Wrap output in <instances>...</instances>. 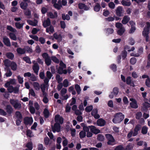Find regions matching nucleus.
<instances>
[{
  "label": "nucleus",
  "mask_w": 150,
  "mask_h": 150,
  "mask_svg": "<svg viewBox=\"0 0 150 150\" xmlns=\"http://www.w3.org/2000/svg\"><path fill=\"white\" fill-rule=\"evenodd\" d=\"M54 120L56 122L52 128V130L53 132H55L56 131L58 132L60 131L61 126L60 124H62L64 122V119L60 117L59 115H56L54 117Z\"/></svg>",
  "instance_id": "nucleus-1"
},
{
  "label": "nucleus",
  "mask_w": 150,
  "mask_h": 150,
  "mask_svg": "<svg viewBox=\"0 0 150 150\" xmlns=\"http://www.w3.org/2000/svg\"><path fill=\"white\" fill-rule=\"evenodd\" d=\"M4 64L7 68L11 67V69L13 71H16L17 68V65L14 62H11L8 59H6L4 61Z\"/></svg>",
  "instance_id": "nucleus-2"
},
{
  "label": "nucleus",
  "mask_w": 150,
  "mask_h": 150,
  "mask_svg": "<svg viewBox=\"0 0 150 150\" xmlns=\"http://www.w3.org/2000/svg\"><path fill=\"white\" fill-rule=\"evenodd\" d=\"M6 112L1 108H0V115L3 116H5L7 115V113L10 116L13 112V109L12 107L10 105H6Z\"/></svg>",
  "instance_id": "nucleus-3"
},
{
  "label": "nucleus",
  "mask_w": 150,
  "mask_h": 150,
  "mask_svg": "<svg viewBox=\"0 0 150 150\" xmlns=\"http://www.w3.org/2000/svg\"><path fill=\"white\" fill-rule=\"evenodd\" d=\"M112 121L114 123H120L124 118V115L121 112H118L115 114Z\"/></svg>",
  "instance_id": "nucleus-4"
},
{
  "label": "nucleus",
  "mask_w": 150,
  "mask_h": 150,
  "mask_svg": "<svg viewBox=\"0 0 150 150\" xmlns=\"http://www.w3.org/2000/svg\"><path fill=\"white\" fill-rule=\"evenodd\" d=\"M105 137L108 141V145L112 146L114 144V143L115 142V140L112 134H105Z\"/></svg>",
  "instance_id": "nucleus-5"
},
{
  "label": "nucleus",
  "mask_w": 150,
  "mask_h": 150,
  "mask_svg": "<svg viewBox=\"0 0 150 150\" xmlns=\"http://www.w3.org/2000/svg\"><path fill=\"white\" fill-rule=\"evenodd\" d=\"M10 102L11 105L16 109H20L21 107V105L18 100L11 99Z\"/></svg>",
  "instance_id": "nucleus-6"
},
{
  "label": "nucleus",
  "mask_w": 150,
  "mask_h": 150,
  "mask_svg": "<svg viewBox=\"0 0 150 150\" xmlns=\"http://www.w3.org/2000/svg\"><path fill=\"white\" fill-rule=\"evenodd\" d=\"M115 14L118 17H122L123 16V8L121 6H118L115 10Z\"/></svg>",
  "instance_id": "nucleus-7"
},
{
  "label": "nucleus",
  "mask_w": 150,
  "mask_h": 150,
  "mask_svg": "<svg viewBox=\"0 0 150 150\" xmlns=\"http://www.w3.org/2000/svg\"><path fill=\"white\" fill-rule=\"evenodd\" d=\"M33 120L32 117H26L24 119V123L25 125H31L33 122Z\"/></svg>",
  "instance_id": "nucleus-8"
},
{
  "label": "nucleus",
  "mask_w": 150,
  "mask_h": 150,
  "mask_svg": "<svg viewBox=\"0 0 150 150\" xmlns=\"http://www.w3.org/2000/svg\"><path fill=\"white\" fill-rule=\"evenodd\" d=\"M130 100L132 101L130 103V106L132 108L136 109L138 108L137 102L135 99L133 98H130Z\"/></svg>",
  "instance_id": "nucleus-9"
},
{
  "label": "nucleus",
  "mask_w": 150,
  "mask_h": 150,
  "mask_svg": "<svg viewBox=\"0 0 150 150\" xmlns=\"http://www.w3.org/2000/svg\"><path fill=\"white\" fill-rule=\"evenodd\" d=\"M78 6L79 8L80 9H83L84 10L87 11L89 9V7L87 5L82 3H79Z\"/></svg>",
  "instance_id": "nucleus-10"
},
{
  "label": "nucleus",
  "mask_w": 150,
  "mask_h": 150,
  "mask_svg": "<svg viewBox=\"0 0 150 150\" xmlns=\"http://www.w3.org/2000/svg\"><path fill=\"white\" fill-rule=\"evenodd\" d=\"M98 110L97 108L94 109L91 112V115L96 119H98L100 117V115L98 113Z\"/></svg>",
  "instance_id": "nucleus-11"
},
{
  "label": "nucleus",
  "mask_w": 150,
  "mask_h": 150,
  "mask_svg": "<svg viewBox=\"0 0 150 150\" xmlns=\"http://www.w3.org/2000/svg\"><path fill=\"white\" fill-rule=\"evenodd\" d=\"M91 127L90 131L92 133L95 134H97L100 132V130L96 128V127L94 126L91 125L90 126Z\"/></svg>",
  "instance_id": "nucleus-12"
},
{
  "label": "nucleus",
  "mask_w": 150,
  "mask_h": 150,
  "mask_svg": "<svg viewBox=\"0 0 150 150\" xmlns=\"http://www.w3.org/2000/svg\"><path fill=\"white\" fill-rule=\"evenodd\" d=\"M4 45L7 47H10L11 43L9 39L6 36L4 37L3 38V41Z\"/></svg>",
  "instance_id": "nucleus-13"
},
{
  "label": "nucleus",
  "mask_w": 150,
  "mask_h": 150,
  "mask_svg": "<svg viewBox=\"0 0 150 150\" xmlns=\"http://www.w3.org/2000/svg\"><path fill=\"white\" fill-rule=\"evenodd\" d=\"M132 79V77L130 76L127 77L126 80V83L128 85L134 87V84Z\"/></svg>",
  "instance_id": "nucleus-14"
},
{
  "label": "nucleus",
  "mask_w": 150,
  "mask_h": 150,
  "mask_svg": "<svg viewBox=\"0 0 150 150\" xmlns=\"http://www.w3.org/2000/svg\"><path fill=\"white\" fill-rule=\"evenodd\" d=\"M141 128V125L139 124H138L135 126L134 130V132L133 134V137L135 136L138 134V132Z\"/></svg>",
  "instance_id": "nucleus-15"
},
{
  "label": "nucleus",
  "mask_w": 150,
  "mask_h": 150,
  "mask_svg": "<svg viewBox=\"0 0 150 150\" xmlns=\"http://www.w3.org/2000/svg\"><path fill=\"white\" fill-rule=\"evenodd\" d=\"M33 69L34 72L37 74H38V73L40 69L38 63L36 62L34 64V65L33 66Z\"/></svg>",
  "instance_id": "nucleus-16"
},
{
  "label": "nucleus",
  "mask_w": 150,
  "mask_h": 150,
  "mask_svg": "<svg viewBox=\"0 0 150 150\" xmlns=\"http://www.w3.org/2000/svg\"><path fill=\"white\" fill-rule=\"evenodd\" d=\"M105 121L102 118L99 119L97 121V124L98 126L102 127L105 124Z\"/></svg>",
  "instance_id": "nucleus-17"
},
{
  "label": "nucleus",
  "mask_w": 150,
  "mask_h": 150,
  "mask_svg": "<svg viewBox=\"0 0 150 150\" xmlns=\"http://www.w3.org/2000/svg\"><path fill=\"white\" fill-rule=\"evenodd\" d=\"M50 24L51 21L49 18H47L46 20H45L42 22V25L45 28L50 26Z\"/></svg>",
  "instance_id": "nucleus-18"
},
{
  "label": "nucleus",
  "mask_w": 150,
  "mask_h": 150,
  "mask_svg": "<svg viewBox=\"0 0 150 150\" xmlns=\"http://www.w3.org/2000/svg\"><path fill=\"white\" fill-rule=\"evenodd\" d=\"M130 20V17L128 16L125 15L123 17V18L122 21V23L123 24L125 25L129 22Z\"/></svg>",
  "instance_id": "nucleus-19"
},
{
  "label": "nucleus",
  "mask_w": 150,
  "mask_h": 150,
  "mask_svg": "<svg viewBox=\"0 0 150 150\" xmlns=\"http://www.w3.org/2000/svg\"><path fill=\"white\" fill-rule=\"evenodd\" d=\"M27 22L30 25L34 26H36L38 23V21L36 19H34V21L32 20H28Z\"/></svg>",
  "instance_id": "nucleus-20"
},
{
  "label": "nucleus",
  "mask_w": 150,
  "mask_h": 150,
  "mask_svg": "<svg viewBox=\"0 0 150 150\" xmlns=\"http://www.w3.org/2000/svg\"><path fill=\"white\" fill-rule=\"evenodd\" d=\"M16 51L19 54H23L25 53V50L24 48H22L21 47H18L16 49Z\"/></svg>",
  "instance_id": "nucleus-21"
},
{
  "label": "nucleus",
  "mask_w": 150,
  "mask_h": 150,
  "mask_svg": "<svg viewBox=\"0 0 150 150\" xmlns=\"http://www.w3.org/2000/svg\"><path fill=\"white\" fill-rule=\"evenodd\" d=\"M20 6L22 9L26 10L28 7V4L26 2L22 1L20 4Z\"/></svg>",
  "instance_id": "nucleus-22"
},
{
  "label": "nucleus",
  "mask_w": 150,
  "mask_h": 150,
  "mask_svg": "<svg viewBox=\"0 0 150 150\" xmlns=\"http://www.w3.org/2000/svg\"><path fill=\"white\" fill-rule=\"evenodd\" d=\"M150 108V103L145 102L143 104V107L142 109L144 110H146L148 108Z\"/></svg>",
  "instance_id": "nucleus-23"
},
{
  "label": "nucleus",
  "mask_w": 150,
  "mask_h": 150,
  "mask_svg": "<svg viewBox=\"0 0 150 150\" xmlns=\"http://www.w3.org/2000/svg\"><path fill=\"white\" fill-rule=\"evenodd\" d=\"M33 85L35 90L38 91L40 89V86L38 83L37 82H34L33 83Z\"/></svg>",
  "instance_id": "nucleus-24"
},
{
  "label": "nucleus",
  "mask_w": 150,
  "mask_h": 150,
  "mask_svg": "<svg viewBox=\"0 0 150 150\" xmlns=\"http://www.w3.org/2000/svg\"><path fill=\"white\" fill-rule=\"evenodd\" d=\"M101 8V7L100 4L98 3H96V5L94 7V10L96 12H98Z\"/></svg>",
  "instance_id": "nucleus-25"
},
{
  "label": "nucleus",
  "mask_w": 150,
  "mask_h": 150,
  "mask_svg": "<svg viewBox=\"0 0 150 150\" xmlns=\"http://www.w3.org/2000/svg\"><path fill=\"white\" fill-rule=\"evenodd\" d=\"M15 115L17 119L22 120V114L20 111H16L15 113Z\"/></svg>",
  "instance_id": "nucleus-26"
},
{
  "label": "nucleus",
  "mask_w": 150,
  "mask_h": 150,
  "mask_svg": "<svg viewBox=\"0 0 150 150\" xmlns=\"http://www.w3.org/2000/svg\"><path fill=\"white\" fill-rule=\"evenodd\" d=\"M6 57L9 59L12 60L14 57V54L11 52H9L6 54Z\"/></svg>",
  "instance_id": "nucleus-27"
},
{
  "label": "nucleus",
  "mask_w": 150,
  "mask_h": 150,
  "mask_svg": "<svg viewBox=\"0 0 150 150\" xmlns=\"http://www.w3.org/2000/svg\"><path fill=\"white\" fill-rule=\"evenodd\" d=\"M54 31V27L52 25H50L49 27L47 28L46 30V31L47 33H49V31H50L51 33H52Z\"/></svg>",
  "instance_id": "nucleus-28"
},
{
  "label": "nucleus",
  "mask_w": 150,
  "mask_h": 150,
  "mask_svg": "<svg viewBox=\"0 0 150 150\" xmlns=\"http://www.w3.org/2000/svg\"><path fill=\"white\" fill-rule=\"evenodd\" d=\"M121 4L124 6H129L131 5L130 1H127L124 0H122L121 1Z\"/></svg>",
  "instance_id": "nucleus-29"
},
{
  "label": "nucleus",
  "mask_w": 150,
  "mask_h": 150,
  "mask_svg": "<svg viewBox=\"0 0 150 150\" xmlns=\"http://www.w3.org/2000/svg\"><path fill=\"white\" fill-rule=\"evenodd\" d=\"M5 69H6L7 72L5 74V75L7 77L11 76L12 75V72L10 70L9 68H5Z\"/></svg>",
  "instance_id": "nucleus-30"
},
{
  "label": "nucleus",
  "mask_w": 150,
  "mask_h": 150,
  "mask_svg": "<svg viewBox=\"0 0 150 150\" xmlns=\"http://www.w3.org/2000/svg\"><path fill=\"white\" fill-rule=\"evenodd\" d=\"M43 113L45 118H47L49 116L50 112L47 109L45 108L44 110Z\"/></svg>",
  "instance_id": "nucleus-31"
},
{
  "label": "nucleus",
  "mask_w": 150,
  "mask_h": 150,
  "mask_svg": "<svg viewBox=\"0 0 150 150\" xmlns=\"http://www.w3.org/2000/svg\"><path fill=\"white\" fill-rule=\"evenodd\" d=\"M62 19L64 20H66L68 21L70 19V17L68 14L66 15L64 13L62 14Z\"/></svg>",
  "instance_id": "nucleus-32"
},
{
  "label": "nucleus",
  "mask_w": 150,
  "mask_h": 150,
  "mask_svg": "<svg viewBox=\"0 0 150 150\" xmlns=\"http://www.w3.org/2000/svg\"><path fill=\"white\" fill-rule=\"evenodd\" d=\"M24 23H20L19 22H16L15 23V25L16 28L18 29H21L23 28Z\"/></svg>",
  "instance_id": "nucleus-33"
},
{
  "label": "nucleus",
  "mask_w": 150,
  "mask_h": 150,
  "mask_svg": "<svg viewBox=\"0 0 150 150\" xmlns=\"http://www.w3.org/2000/svg\"><path fill=\"white\" fill-rule=\"evenodd\" d=\"M86 133L85 131L83 130L81 131L79 133V137L82 139L84 138L86 136Z\"/></svg>",
  "instance_id": "nucleus-34"
},
{
  "label": "nucleus",
  "mask_w": 150,
  "mask_h": 150,
  "mask_svg": "<svg viewBox=\"0 0 150 150\" xmlns=\"http://www.w3.org/2000/svg\"><path fill=\"white\" fill-rule=\"evenodd\" d=\"M125 31V29L124 28H120L117 31V33L120 35H122Z\"/></svg>",
  "instance_id": "nucleus-35"
},
{
  "label": "nucleus",
  "mask_w": 150,
  "mask_h": 150,
  "mask_svg": "<svg viewBox=\"0 0 150 150\" xmlns=\"http://www.w3.org/2000/svg\"><path fill=\"white\" fill-rule=\"evenodd\" d=\"M110 68L114 72H116L117 71V66L114 64H111L110 66Z\"/></svg>",
  "instance_id": "nucleus-36"
},
{
  "label": "nucleus",
  "mask_w": 150,
  "mask_h": 150,
  "mask_svg": "<svg viewBox=\"0 0 150 150\" xmlns=\"http://www.w3.org/2000/svg\"><path fill=\"white\" fill-rule=\"evenodd\" d=\"M75 88L76 90L77 93L79 94L81 93V89L80 86L78 84L75 85Z\"/></svg>",
  "instance_id": "nucleus-37"
},
{
  "label": "nucleus",
  "mask_w": 150,
  "mask_h": 150,
  "mask_svg": "<svg viewBox=\"0 0 150 150\" xmlns=\"http://www.w3.org/2000/svg\"><path fill=\"white\" fill-rule=\"evenodd\" d=\"M121 54L120 55L122 56V59L124 60L127 56V52L126 50H124L122 51Z\"/></svg>",
  "instance_id": "nucleus-38"
},
{
  "label": "nucleus",
  "mask_w": 150,
  "mask_h": 150,
  "mask_svg": "<svg viewBox=\"0 0 150 150\" xmlns=\"http://www.w3.org/2000/svg\"><path fill=\"white\" fill-rule=\"evenodd\" d=\"M9 36L12 40H17V37L14 33H10L9 34Z\"/></svg>",
  "instance_id": "nucleus-39"
},
{
  "label": "nucleus",
  "mask_w": 150,
  "mask_h": 150,
  "mask_svg": "<svg viewBox=\"0 0 150 150\" xmlns=\"http://www.w3.org/2000/svg\"><path fill=\"white\" fill-rule=\"evenodd\" d=\"M148 128L145 126H144L142 129L141 132L143 134H146L147 132Z\"/></svg>",
  "instance_id": "nucleus-40"
},
{
  "label": "nucleus",
  "mask_w": 150,
  "mask_h": 150,
  "mask_svg": "<svg viewBox=\"0 0 150 150\" xmlns=\"http://www.w3.org/2000/svg\"><path fill=\"white\" fill-rule=\"evenodd\" d=\"M149 31L150 30H149L146 29L145 28H144V30L142 32L143 36L144 37H145L146 36L149 35Z\"/></svg>",
  "instance_id": "nucleus-41"
},
{
  "label": "nucleus",
  "mask_w": 150,
  "mask_h": 150,
  "mask_svg": "<svg viewBox=\"0 0 150 150\" xmlns=\"http://www.w3.org/2000/svg\"><path fill=\"white\" fill-rule=\"evenodd\" d=\"M45 62L47 66H49L50 65L51 63V59L50 58V57L48 58H46L45 59Z\"/></svg>",
  "instance_id": "nucleus-42"
},
{
  "label": "nucleus",
  "mask_w": 150,
  "mask_h": 150,
  "mask_svg": "<svg viewBox=\"0 0 150 150\" xmlns=\"http://www.w3.org/2000/svg\"><path fill=\"white\" fill-rule=\"evenodd\" d=\"M6 28L7 30L13 33H15L16 31V30L11 25H7Z\"/></svg>",
  "instance_id": "nucleus-43"
},
{
  "label": "nucleus",
  "mask_w": 150,
  "mask_h": 150,
  "mask_svg": "<svg viewBox=\"0 0 150 150\" xmlns=\"http://www.w3.org/2000/svg\"><path fill=\"white\" fill-rule=\"evenodd\" d=\"M114 150H125V148L122 145L120 144L116 146Z\"/></svg>",
  "instance_id": "nucleus-44"
},
{
  "label": "nucleus",
  "mask_w": 150,
  "mask_h": 150,
  "mask_svg": "<svg viewBox=\"0 0 150 150\" xmlns=\"http://www.w3.org/2000/svg\"><path fill=\"white\" fill-rule=\"evenodd\" d=\"M106 31V33H108V35L112 34L114 32V30L112 28H107L105 29Z\"/></svg>",
  "instance_id": "nucleus-45"
},
{
  "label": "nucleus",
  "mask_w": 150,
  "mask_h": 150,
  "mask_svg": "<svg viewBox=\"0 0 150 150\" xmlns=\"http://www.w3.org/2000/svg\"><path fill=\"white\" fill-rule=\"evenodd\" d=\"M97 139L100 141L102 142L104 140V136L101 134H98L97 137Z\"/></svg>",
  "instance_id": "nucleus-46"
},
{
  "label": "nucleus",
  "mask_w": 150,
  "mask_h": 150,
  "mask_svg": "<svg viewBox=\"0 0 150 150\" xmlns=\"http://www.w3.org/2000/svg\"><path fill=\"white\" fill-rule=\"evenodd\" d=\"M24 49L25 51H26L28 53H31L33 52L32 49L28 46H26L25 47Z\"/></svg>",
  "instance_id": "nucleus-47"
},
{
  "label": "nucleus",
  "mask_w": 150,
  "mask_h": 150,
  "mask_svg": "<svg viewBox=\"0 0 150 150\" xmlns=\"http://www.w3.org/2000/svg\"><path fill=\"white\" fill-rule=\"evenodd\" d=\"M53 35L55 39L57 40L58 39H60L62 40V36L60 34L58 35L56 33H55L53 34Z\"/></svg>",
  "instance_id": "nucleus-48"
},
{
  "label": "nucleus",
  "mask_w": 150,
  "mask_h": 150,
  "mask_svg": "<svg viewBox=\"0 0 150 150\" xmlns=\"http://www.w3.org/2000/svg\"><path fill=\"white\" fill-rule=\"evenodd\" d=\"M26 146L30 150H32L33 149V144L32 142H28L26 144Z\"/></svg>",
  "instance_id": "nucleus-49"
},
{
  "label": "nucleus",
  "mask_w": 150,
  "mask_h": 150,
  "mask_svg": "<svg viewBox=\"0 0 150 150\" xmlns=\"http://www.w3.org/2000/svg\"><path fill=\"white\" fill-rule=\"evenodd\" d=\"M23 59L28 63L29 64H30L31 63V62L30 61V59L28 56L24 57L23 58Z\"/></svg>",
  "instance_id": "nucleus-50"
},
{
  "label": "nucleus",
  "mask_w": 150,
  "mask_h": 150,
  "mask_svg": "<svg viewBox=\"0 0 150 150\" xmlns=\"http://www.w3.org/2000/svg\"><path fill=\"white\" fill-rule=\"evenodd\" d=\"M136 62L137 59L134 57L131 58L130 60V63L132 65L134 64Z\"/></svg>",
  "instance_id": "nucleus-51"
},
{
  "label": "nucleus",
  "mask_w": 150,
  "mask_h": 150,
  "mask_svg": "<svg viewBox=\"0 0 150 150\" xmlns=\"http://www.w3.org/2000/svg\"><path fill=\"white\" fill-rule=\"evenodd\" d=\"M142 114L141 112H139L136 114V118L137 120H139L142 117Z\"/></svg>",
  "instance_id": "nucleus-52"
},
{
  "label": "nucleus",
  "mask_w": 150,
  "mask_h": 150,
  "mask_svg": "<svg viewBox=\"0 0 150 150\" xmlns=\"http://www.w3.org/2000/svg\"><path fill=\"white\" fill-rule=\"evenodd\" d=\"M56 79L58 83H61L62 80V77H60V75L59 74H57L56 76Z\"/></svg>",
  "instance_id": "nucleus-53"
},
{
  "label": "nucleus",
  "mask_w": 150,
  "mask_h": 150,
  "mask_svg": "<svg viewBox=\"0 0 150 150\" xmlns=\"http://www.w3.org/2000/svg\"><path fill=\"white\" fill-rule=\"evenodd\" d=\"M93 106L91 105L87 106L85 108L86 111L88 112H90L93 109Z\"/></svg>",
  "instance_id": "nucleus-54"
},
{
  "label": "nucleus",
  "mask_w": 150,
  "mask_h": 150,
  "mask_svg": "<svg viewBox=\"0 0 150 150\" xmlns=\"http://www.w3.org/2000/svg\"><path fill=\"white\" fill-rule=\"evenodd\" d=\"M112 92L113 93L114 96H117L119 92V89L117 87H114L113 89Z\"/></svg>",
  "instance_id": "nucleus-55"
},
{
  "label": "nucleus",
  "mask_w": 150,
  "mask_h": 150,
  "mask_svg": "<svg viewBox=\"0 0 150 150\" xmlns=\"http://www.w3.org/2000/svg\"><path fill=\"white\" fill-rule=\"evenodd\" d=\"M51 59L53 62L55 63L58 64L59 63V60L55 56H52L51 57Z\"/></svg>",
  "instance_id": "nucleus-56"
},
{
  "label": "nucleus",
  "mask_w": 150,
  "mask_h": 150,
  "mask_svg": "<svg viewBox=\"0 0 150 150\" xmlns=\"http://www.w3.org/2000/svg\"><path fill=\"white\" fill-rule=\"evenodd\" d=\"M32 132L29 129H27L26 131V135L28 137H33L32 135Z\"/></svg>",
  "instance_id": "nucleus-57"
},
{
  "label": "nucleus",
  "mask_w": 150,
  "mask_h": 150,
  "mask_svg": "<svg viewBox=\"0 0 150 150\" xmlns=\"http://www.w3.org/2000/svg\"><path fill=\"white\" fill-rule=\"evenodd\" d=\"M29 109L30 112L32 114H33L35 112V109L33 106H30Z\"/></svg>",
  "instance_id": "nucleus-58"
},
{
  "label": "nucleus",
  "mask_w": 150,
  "mask_h": 150,
  "mask_svg": "<svg viewBox=\"0 0 150 150\" xmlns=\"http://www.w3.org/2000/svg\"><path fill=\"white\" fill-rule=\"evenodd\" d=\"M53 6L56 9L59 10L61 9V8L62 7V6L58 4H57L56 3V4H54Z\"/></svg>",
  "instance_id": "nucleus-59"
},
{
  "label": "nucleus",
  "mask_w": 150,
  "mask_h": 150,
  "mask_svg": "<svg viewBox=\"0 0 150 150\" xmlns=\"http://www.w3.org/2000/svg\"><path fill=\"white\" fill-rule=\"evenodd\" d=\"M13 89L14 87L12 86H10L8 88V92L9 93H11L13 92V90H14Z\"/></svg>",
  "instance_id": "nucleus-60"
},
{
  "label": "nucleus",
  "mask_w": 150,
  "mask_h": 150,
  "mask_svg": "<svg viewBox=\"0 0 150 150\" xmlns=\"http://www.w3.org/2000/svg\"><path fill=\"white\" fill-rule=\"evenodd\" d=\"M44 141L45 144L46 145H48L49 144L50 139L48 137H46L44 138Z\"/></svg>",
  "instance_id": "nucleus-61"
},
{
  "label": "nucleus",
  "mask_w": 150,
  "mask_h": 150,
  "mask_svg": "<svg viewBox=\"0 0 150 150\" xmlns=\"http://www.w3.org/2000/svg\"><path fill=\"white\" fill-rule=\"evenodd\" d=\"M133 147L132 146V145L130 143H129L127 146L125 150H131L133 149Z\"/></svg>",
  "instance_id": "nucleus-62"
},
{
  "label": "nucleus",
  "mask_w": 150,
  "mask_h": 150,
  "mask_svg": "<svg viewBox=\"0 0 150 150\" xmlns=\"http://www.w3.org/2000/svg\"><path fill=\"white\" fill-rule=\"evenodd\" d=\"M108 6L111 9H114L115 7V5L112 2H110L108 4Z\"/></svg>",
  "instance_id": "nucleus-63"
},
{
  "label": "nucleus",
  "mask_w": 150,
  "mask_h": 150,
  "mask_svg": "<svg viewBox=\"0 0 150 150\" xmlns=\"http://www.w3.org/2000/svg\"><path fill=\"white\" fill-rule=\"evenodd\" d=\"M145 84L147 87H150V80L149 79L146 80Z\"/></svg>",
  "instance_id": "nucleus-64"
}]
</instances>
